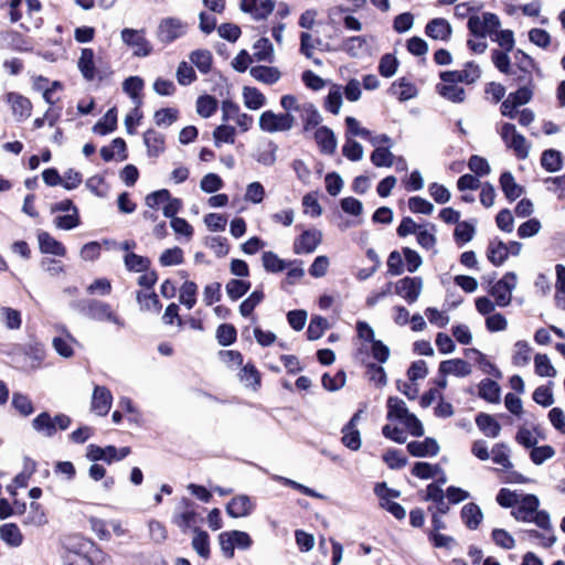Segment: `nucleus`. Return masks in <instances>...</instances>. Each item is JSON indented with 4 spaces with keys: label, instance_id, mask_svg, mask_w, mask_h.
I'll list each match as a JSON object with an SVG mask.
<instances>
[{
    "label": "nucleus",
    "instance_id": "1",
    "mask_svg": "<svg viewBox=\"0 0 565 565\" xmlns=\"http://www.w3.org/2000/svg\"><path fill=\"white\" fill-rule=\"evenodd\" d=\"M358 337L361 341L360 347L356 350V359L361 362H366V358L370 355L377 362H385L388 350L381 341L374 339L373 329L364 321L356 323Z\"/></svg>",
    "mask_w": 565,
    "mask_h": 565
},
{
    "label": "nucleus",
    "instance_id": "2",
    "mask_svg": "<svg viewBox=\"0 0 565 565\" xmlns=\"http://www.w3.org/2000/svg\"><path fill=\"white\" fill-rule=\"evenodd\" d=\"M72 307L90 320L109 322L115 324L118 329L125 328L126 326L125 320L119 317L107 302L97 299H86L74 302Z\"/></svg>",
    "mask_w": 565,
    "mask_h": 565
},
{
    "label": "nucleus",
    "instance_id": "3",
    "mask_svg": "<svg viewBox=\"0 0 565 565\" xmlns=\"http://www.w3.org/2000/svg\"><path fill=\"white\" fill-rule=\"evenodd\" d=\"M423 264L420 255L409 248L404 247L402 254L391 252V275H402L404 271L415 273Z\"/></svg>",
    "mask_w": 565,
    "mask_h": 565
},
{
    "label": "nucleus",
    "instance_id": "4",
    "mask_svg": "<svg viewBox=\"0 0 565 565\" xmlns=\"http://www.w3.org/2000/svg\"><path fill=\"white\" fill-rule=\"evenodd\" d=\"M296 116L292 114H276L266 110L259 116L258 125L260 130L269 134L285 132L294 128Z\"/></svg>",
    "mask_w": 565,
    "mask_h": 565
},
{
    "label": "nucleus",
    "instance_id": "5",
    "mask_svg": "<svg viewBox=\"0 0 565 565\" xmlns=\"http://www.w3.org/2000/svg\"><path fill=\"white\" fill-rule=\"evenodd\" d=\"M71 424V418L64 414L56 415L54 418L46 412L39 414L32 420V427L40 434L52 437L57 429L65 430Z\"/></svg>",
    "mask_w": 565,
    "mask_h": 565
},
{
    "label": "nucleus",
    "instance_id": "6",
    "mask_svg": "<svg viewBox=\"0 0 565 565\" xmlns=\"http://www.w3.org/2000/svg\"><path fill=\"white\" fill-rule=\"evenodd\" d=\"M501 23L497 14L486 12L482 17L471 15L467 26L471 34L484 39L487 35L493 36L494 31L500 28Z\"/></svg>",
    "mask_w": 565,
    "mask_h": 565
},
{
    "label": "nucleus",
    "instance_id": "7",
    "mask_svg": "<svg viewBox=\"0 0 565 565\" xmlns=\"http://www.w3.org/2000/svg\"><path fill=\"white\" fill-rule=\"evenodd\" d=\"M196 505L188 498H183L174 510L172 522L182 531L186 532L199 522Z\"/></svg>",
    "mask_w": 565,
    "mask_h": 565
},
{
    "label": "nucleus",
    "instance_id": "8",
    "mask_svg": "<svg viewBox=\"0 0 565 565\" xmlns=\"http://www.w3.org/2000/svg\"><path fill=\"white\" fill-rule=\"evenodd\" d=\"M221 110L222 120L225 122L234 121L242 132H246L252 128L254 122L253 117L246 113H242L239 106L234 102L230 99L223 100Z\"/></svg>",
    "mask_w": 565,
    "mask_h": 565
},
{
    "label": "nucleus",
    "instance_id": "9",
    "mask_svg": "<svg viewBox=\"0 0 565 565\" xmlns=\"http://www.w3.org/2000/svg\"><path fill=\"white\" fill-rule=\"evenodd\" d=\"M120 35L122 42L134 50V55L145 57L151 53L152 46L146 39L143 30L126 28Z\"/></svg>",
    "mask_w": 565,
    "mask_h": 565
},
{
    "label": "nucleus",
    "instance_id": "10",
    "mask_svg": "<svg viewBox=\"0 0 565 565\" xmlns=\"http://www.w3.org/2000/svg\"><path fill=\"white\" fill-rule=\"evenodd\" d=\"M422 277H404L395 282V294L412 305L419 298L423 290Z\"/></svg>",
    "mask_w": 565,
    "mask_h": 565
},
{
    "label": "nucleus",
    "instance_id": "11",
    "mask_svg": "<svg viewBox=\"0 0 565 565\" xmlns=\"http://www.w3.org/2000/svg\"><path fill=\"white\" fill-rule=\"evenodd\" d=\"M509 134H512L511 141L507 145L508 148L513 149L515 156L524 160L529 157L530 146L527 145V141L524 136L519 134L515 129V126L510 122H505L501 127V138L507 139V136Z\"/></svg>",
    "mask_w": 565,
    "mask_h": 565
},
{
    "label": "nucleus",
    "instance_id": "12",
    "mask_svg": "<svg viewBox=\"0 0 565 565\" xmlns=\"http://www.w3.org/2000/svg\"><path fill=\"white\" fill-rule=\"evenodd\" d=\"M185 33V24L177 18H164L158 26V39L163 43H171Z\"/></svg>",
    "mask_w": 565,
    "mask_h": 565
},
{
    "label": "nucleus",
    "instance_id": "13",
    "mask_svg": "<svg viewBox=\"0 0 565 565\" xmlns=\"http://www.w3.org/2000/svg\"><path fill=\"white\" fill-rule=\"evenodd\" d=\"M363 414V409L358 411L349 420L347 425L342 428V443L345 447L351 450H358L361 447V435L358 430L356 426L361 416Z\"/></svg>",
    "mask_w": 565,
    "mask_h": 565
},
{
    "label": "nucleus",
    "instance_id": "14",
    "mask_svg": "<svg viewBox=\"0 0 565 565\" xmlns=\"http://www.w3.org/2000/svg\"><path fill=\"white\" fill-rule=\"evenodd\" d=\"M241 9L255 20L266 19L275 9L273 0H242Z\"/></svg>",
    "mask_w": 565,
    "mask_h": 565
},
{
    "label": "nucleus",
    "instance_id": "15",
    "mask_svg": "<svg viewBox=\"0 0 565 565\" xmlns=\"http://www.w3.org/2000/svg\"><path fill=\"white\" fill-rule=\"evenodd\" d=\"M321 232L317 230L305 231L294 243L295 254L301 255L315 252L321 242Z\"/></svg>",
    "mask_w": 565,
    "mask_h": 565
},
{
    "label": "nucleus",
    "instance_id": "16",
    "mask_svg": "<svg viewBox=\"0 0 565 565\" xmlns=\"http://www.w3.org/2000/svg\"><path fill=\"white\" fill-rule=\"evenodd\" d=\"M518 504V509L512 511L514 519L522 522H532L533 514L540 505L539 498L535 494H524Z\"/></svg>",
    "mask_w": 565,
    "mask_h": 565
},
{
    "label": "nucleus",
    "instance_id": "17",
    "mask_svg": "<svg viewBox=\"0 0 565 565\" xmlns=\"http://www.w3.org/2000/svg\"><path fill=\"white\" fill-rule=\"evenodd\" d=\"M45 358L44 345L39 342H32L23 348V367L34 371L39 369Z\"/></svg>",
    "mask_w": 565,
    "mask_h": 565
},
{
    "label": "nucleus",
    "instance_id": "18",
    "mask_svg": "<svg viewBox=\"0 0 565 565\" xmlns=\"http://www.w3.org/2000/svg\"><path fill=\"white\" fill-rule=\"evenodd\" d=\"M113 403V395L105 386H95L92 396V411L98 416L108 414Z\"/></svg>",
    "mask_w": 565,
    "mask_h": 565
},
{
    "label": "nucleus",
    "instance_id": "19",
    "mask_svg": "<svg viewBox=\"0 0 565 565\" xmlns=\"http://www.w3.org/2000/svg\"><path fill=\"white\" fill-rule=\"evenodd\" d=\"M255 509V503L246 494L234 497L226 505V512L232 518H244Z\"/></svg>",
    "mask_w": 565,
    "mask_h": 565
},
{
    "label": "nucleus",
    "instance_id": "20",
    "mask_svg": "<svg viewBox=\"0 0 565 565\" xmlns=\"http://www.w3.org/2000/svg\"><path fill=\"white\" fill-rule=\"evenodd\" d=\"M8 103L11 104L13 116L19 120H24L31 116L32 103L29 98L18 94L9 93L7 95Z\"/></svg>",
    "mask_w": 565,
    "mask_h": 565
},
{
    "label": "nucleus",
    "instance_id": "21",
    "mask_svg": "<svg viewBox=\"0 0 565 565\" xmlns=\"http://www.w3.org/2000/svg\"><path fill=\"white\" fill-rule=\"evenodd\" d=\"M62 335L55 337L52 341L54 350L63 358L68 359L73 356V344L76 343L75 338L66 330L65 327H56Z\"/></svg>",
    "mask_w": 565,
    "mask_h": 565
},
{
    "label": "nucleus",
    "instance_id": "22",
    "mask_svg": "<svg viewBox=\"0 0 565 565\" xmlns=\"http://www.w3.org/2000/svg\"><path fill=\"white\" fill-rule=\"evenodd\" d=\"M39 248L43 254H52L55 256H65V246L55 239L50 233L41 231L38 233Z\"/></svg>",
    "mask_w": 565,
    "mask_h": 565
},
{
    "label": "nucleus",
    "instance_id": "23",
    "mask_svg": "<svg viewBox=\"0 0 565 565\" xmlns=\"http://www.w3.org/2000/svg\"><path fill=\"white\" fill-rule=\"evenodd\" d=\"M277 150L278 146L274 141L268 140L257 147L253 158L262 166L271 167L277 160Z\"/></svg>",
    "mask_w": 565,
    "mask_h": 565
},
{
    "label": "nucleus",
    "instance_id": "24",
    "mask_svg": "<svg viewBox=\"0 0 565 565\" xmlns=\"http://www.w3.org/2000/svg\"><path fill=\"white\" fill-rule=\"evenodd\" d=\"M425 32L434 40L447 41L451 35V26L447 20L436 18L427 23Z\"/></svg>",
    "mask_w": 565,
    "mask_h": 565
},
{
    "label": "nucleus",
    "instance_id": "25",
    "mask_svg": "<svg viewBox=\"0 0 565 565\" xmlns=\"http://www.w3.org/2000/svg\"><path fill=\"white\" fill-rule=\"evenodd\" d=\"M143 142L147 147V153L151 158H158L166 149L163 135L153 129L143 134Z\"/></svg>",
    "mask_w": 565,
    "mask_h": 565
},
{
    "label": "nucleus",
    "instance_id": "26",
    "mask_svg": "<svg viewBox=\"0 0 565 565\" xmlns=\"http://www.w3.org/2000/svg\"><path fill=\"white\" fill-rule=\"evenodd\" d=\"M439 373L463 377L471 373V365L462 359L446 360L439 364Z\"/></svg>",
    "mask_w": 565,
    "mask_h": 565
},
{
    "label": "nucleus",
    "instance_id": "27",
    "mask_svg": "<svg viewBox=\"0 0 565 565\" xmlns=\"http://www.w3.org/2000/svg\"><path fill=\"white\" fill-rule=\"evenodd\" d=\"M407 449L414 457L436 456L439 451L438 443L430 437L425 438L423 441H411Z\"/></svg>",
    "mask_w": 565,
    "mask_h": 565
},
{
    "label": "nucleus",
    "instance_id": "28",
    "mask_svg": "<svg viewBox=\"0 0 565 565\" xmlns=\"http://www.w3.org/2000/svg\"><path fill=\"white\" fill-rule=\"evenodd\" d=\"M315 139L320 151L324 154H332L337 149V138L328 127H320L315 132Z\"/></svg>",
    "mask_w": 565,
    "mask_h": 565
},
{
    "label": "nucleus",
    "instance_id": "29",
    "mask_svg": "<svg viewBox=\"0 0 565 565\" xmlns=\"http://www.w3.org/2000/svg\"><path fill=\"white\" fill-rule=\"evenodd\" d=\"M477 427L487 436L495 438L501 433V425L494 419L493 416L479 413L476 417Z\"/></svg>",
    "mask_w": 565,
    "mask_h": 565
},
{
    "label": "nucleus",
    "instance_id": "30",
    "mask_svg": "<svg viewBox=\"0 0 565 565\" xmlns=\"http://www.w3.org/2000/svg\"><path fill=\"white\" fill-rule=\"evenodd\" d=\"M136 300L141 311H151L158 313L161 310V302L154 291L138 290Z\"/></svg>",
    "mask_w": 565,
    "mask_h": 565
},
{
    "label": "nucleus",
    "instance_id": "31",
    "mask_svg": "<svg viewBox=\"0 0 565 565\" xmlns=\"http://www.w3.org/2000/svg\"><path fill=\"white\" fill-rule=\"evenodd\" d=\"M249 74L256 81L268 85L275 84L280 78V72L278 71V68L271 66H253L249 70Z\"/></svg>",
    "mask_w": 565,
    "mask_h": 565
},
{
    "label": "nucleus",
    "instance_id": "32",
    "mask_svg": "<svg viewBox=\"0 0 565 565\" xmlns=\"http://www.w3.org/2000/svg\"><path fill=\"white\" fill-rule=\"evenodd\" d=\"M487 256L494 266L502 265L509 256L508 244L499 239L491 241L488 246Z\"/></svg>",
    "mask_w": 565,
    "mask_h": 565
},
{
    "label": "nucleus",
    "instance_id": "33",
    "mask_svg": "<svg viewBox=\"0 0 565 565\" xmlns=\"http://www.w3.org/2000/svg\"><path fill=\"white\" fill-rule=\"evenodd\" d=\"M500 185L510 201L516 200L523 193V188L515 182L513 174L509 171L500 175Z\"/></svg>",
    "mask_w": 565,
    "mask_h": 565
},
{
    "label": "nucleus",
    "instance_id": "34",
    "mask_svg": "<svg viewBox=\"0 0 565 565\" xmlns=\"http://www.w3.org/2000/svg\"><path fill=\"white\" fill-rule=\"evenodd\" d=\"M482 518V511L476 503H468L461 509V519L470 530H476L481 523Z\"/></svg>",
    "mask_w": 565,
    "mask_h": 565
},
{
    "label": "nucleus",
    "instance_id": "35",
    "mask_svg": "<svg viewBox=\"0 0 565 565\" xmlns=\"http://www.w3.org/2000/svg\"><path fill=\"white\" fill-rule=\"evenodd\" d=\"M342 50L352 57H361L369 52V45L362 36H351L342 43Z\"/></svg>",
    "mask_w": 565,
    "mask_h": 565
},
{
    "label": "nucleus",
    "instance_id": "36",
    "mask_svg": "<svg viewBox=\"0 0 565 565\" xmlns=\"http://www.w3.org/2000/svg\"><path fill=\"white\" fill-rule=\"evenodd\" d=\"M501 388L499 384L490 379H484L479 384V396L489 403H500Z\"/></svg>",
    "mask_w": 565,
    "mask_h": 565
},
{
    "label": "nucleus",
    "instance_id": "37",
    "mask_svg": "<svg viewBox=\"0 0 565 565\" xmlns=\"http://www.w3.org/2000/svg\"><path fill=\"white\" fill-rule=\"evenodd\" d=\"M77 65L85 79L93 81L95 78L94 52L92 49L82 50Z\"/></svg>",
    "mask_w": 565,
    "mask_h": 565
},
{
    "label": "nucleus",
    "instance_id": "38",
    "mask_svg": "<svg viewBox=\"0 0 565 565\" xmlns=\"http://www.w3.org/2000/svg\"><path fill=\"white\" fill-rule=\"evenodd\" d=\"M0 539L8 545L18 547L22 544L23 535L14 523H7L0 526Z\"/></svg>",
    "mask_w": 565,
    "mask_h": 565
},
{
    "label": "nucleus",
    "instance_id": "39",
    "mask_svg": "<svg viewBox=\"0 0 565 565\" xmlns=\"http://www.w3.org/2000/svg\"><path fill=\"white\" fill-rule=\"evenodd\" d=\"M371 142L376 146V149L373 151L371 156L372 162L376 167H386L388 166V148L382 147L381 143L386 141L387 138L385 135L372 137Z\"/></svg>",
    "mask_w": 565,
    "mask_h": 565
},
{
    "label": "nucleus",
    "instance_id": "40",
    "mask_svg": "<svg viewBox=\"0 0 565 565\" xmlns=\"http://www.w3.org/2000/svg\"><path fill=\"white\" fill-rule=\"evenodd\" d=\"M244 105L250 110H257L266 105L265 95L255 87L243 88Z\"/></svg>",
    "mask_w": 565,
    "mask_h": 565
},
{
    "label": "nucleus",
    "instance_id": "41",
    "mask_svg": "<svg viewBox=\"0 0 565 565\" xmlns=\"http://www.w3.org/2000/svg\"><path fill=\"white\" fill-rule=\"evenodd\" d=\"M117 126V111L116 108H110L102 119H99L93 127V131L97 135H107L116 129Z\"/></svg>",
    "mask_w": 565,
    "mask_h": 565
},
{
    "label": "nucleus",
    "instance_id": "42",
    "mask_svg": "<svg viewBox=\"0 0 565 565\" xmlns=\"http://www.w3.org/2000/svg\"><path fill=\"white\" fill-rule=\"evenodd\" d=\"M143 85V79L139 76H130L122 83L124 92L136 103L137 107L141 105L139 94L142 90Z\"/></svg>",
    "mask_w": 565,
    "mask_h": 565
},
{
    "label": "nucleus",
    "instance_id": "43",
    "mask_svg": "<svg viewBox=\"0 0 565 565\" xmlns=\"http://www.w3.org/2000/svg\"><path fill=\"white\" fill-rule=\"evenodd\" d=\"M194 536L192 539L193 550L203 558L210 556V536L205 531L194 527Z\"/></svg>",
    "mask_w": 565,
    "mask_h": 565
},
{
    "label": "nucleus",
    "instance_id": "44",
    "mask_svg": "<svg viewBox=\"0 0 565 565\" xmlns=\"http://www.w3.org/2000/svg\"><path fill=\"white\" fill-rule=\"evenodd\" d=\"M542 167L548 172H556L562 169L563 160L559 151L547 149L541 157Z\"/></svg>",
    "mask_w": 565,
    "mask_h": 565
},
{
    "label": "nucleus",
    "instance_id": "45",
    "mask_svg": "<svg viewBox=\"0 0 565 565\" xmlns=\"http://www.w3.org/2000/svg\"><path fill=\"white\" fill-rule=\"evenodd\" d=\"M190 61L201 73L207 74L212 66V54L209 50H195L190 54Z\"/></svg>",
    "mask_w": 565,
    "mask_h": 565
},
{
    "label": "nucleus",
    "instance_id": "46",
    "mask_svg": "<svg viewBox=\"0 0 565 565\" xmlns=\"http://www.w3.org/2000/svg\"><path fill=\"white\" fill-rule=\"evenodd\" d=\"M491 455L493 462L504 469H511L513 467L510 460V449L504 443L495 444L491 449Z\"/></svg>",
    "mask_w": 565,
    "mask_h": 565
},
{
    "label": "nucleus",
    "instance_id": "47",
    "mask_svg": "<svg viewBox=\"0 0 565 565\" xmlns=\"http://www.w3.org/2000/svg\"><path fill=\"white\" fill-rule=\"evenodd\" d=\"M437 92L452 103H462L466 97L465 89L458 85L438 84Z\"/></svg>",
    "mask_w": 565,
    "mask_h": 565
},
{
    "label": "nucleus",
    "instance_id": "48",
    "mask_svg": "<svg viewBox=\"0 0 565 565\" xmlns=\"http://www.w3.org/2000/svg\"><path fill=\"white\" fill-rule=\"evenodd\" d=\"M125 266L130 271L143 273L148 270L150 260L147 257L137 255L135 253H128L124 257Z\"/></svg>",
    "mask_w": 565,
    "mask_h": 565
},
{
    "label": "nucleus",
    "instance_id": "49",
    "mask_svg": "<svg viewBox=\"0 0 565 565\" xmlns=\"http://www.w3.org/2000/svg\"><path fill=\"white\" fill-rule=\"evenodd\" d=\"M196 292L198 286L195 282L189 280L183 282L180 289V302L183 303L188 309L193 308L196 302Z\"/></svg>",
    "mask_w": 565,
    "mask_h": 565
},
{
    "label": "nucleus",
    "instance_id": "50",
    "mask_svg": "<svg viewBox=\"0 0 565 565\" xmlns=\"http://www.w3.org/2000/svg\"><path fill=\"white\" fill-rule=\"evenodd\" d=\"M236 130L233 126L220 125L213 131L214 143L220 147L221 143H234Z\"/></svg>",
    "mask_w": 565,
    "mask_h": 565
},
{
    "label": "nucleus",
    "instance_id": "51",
    "mask_svg": "<svg viewBox=\"0 0 565 565\" xmlns=\"http://www.w3.org/2000/svg\"><path fill=\"white\" fill-rule=\"evenodd\" d=\"M299 118L303 121V127L306 130L317 127L321 121V116H320L319 111L311 103H308L302 108V111L299 115Z\"/></svg>",
    "mask_w": 565,
    "mask_h": 565
},
{
    "label": "nucleus",
    "instance_id": "52",
    "mask_svg": "<svg viewBox=\"0 0 565 565\" xmlns=\"http://www.w3.org/2000/svg\"><path fill=\"white\" fill-rule=\"evenodd\" d=\"M535 372L540 376L554 377L556 376V370L552 365L546 354L537 353L534 356Z\"/></svg>",
    "mask_w": 565,
    "mask_h": 565
},
{
    "label": "nucleus",
    "instance_id": "53",
    "mask_svg": "<svg viewBox=\"0 0 565 565\" xmlns=\"http://www.w3.org/2000/svg\"><path fill=\"white\" fill-rule=\"evenodd\" d=\"M329 328V322L326 318L316 316L310 320L307 329V337L309 340H318L322 337L323 332Z\"/></svg>",
    "mask_w": 565,
    "mask_h": 565
},
{
    "label": "nucleus",
    "instance_id": "54",
    "mask_svg": "<svg viewBox=\"0 0 565 565\" xmlns=\"http://www.w3.org/2000/svg\"><path fill=\"white\" fill-rule=\"evenodd\" d=\"M250 288V282L241 279H231L226 286V294L232 300L243 297Z\"/></svg>",
    "mask_w": 565,
    "mask_h": 565
},
{
    "label": "nucleus",
    "instance_id": "55",
    "mask_svg": "<svg viewBox=\"0 0 565 565\" xmlns=\"http://www.w3.org/2000/svg\"><path fill=\"white\" fill-rule=\"evenodd\" d=\"M263 266L269 273H279L287 268V262L280 259L273 252H265L262 256Z\"/></svg>",
    "mask_w": 565,
    "mask_h": 565
},
{
    "label": "nucleus",
    "instance_id": "56",
    "mask_svg": "<svg viewBox=\"0 0 565 565\" xmlns=\"http://www.w3.org/2000/svg\"><path fill=\"white\" fill-rule=\"evenodd\" d=\"M531 348L526 341H518L514 344V354L512 358L513 364L516 366H524L531 360Z\"/></svg>",
    "mask_w": 565,
    "mask_h": 565
},
{
    "label": "nucleus",
    "instance_id": "57",
    "mask_svg": "<svg viewBox=\"0 0 565 565\" xmlns=\"http://www.w3.org/2000/svg\"><path fill=\"white\" fill-rule=\"evenodd\" d=\"M217 109V100L210 96H200L196 100V111L203 118L211 117Z\"/></svg>",
    "mask_w": 565,
    "mask_h": 565
},
{
    "label": "nucleus",
    "instance_id": "58",
    "mask_svg": "<svg viewBox=\"0 0 565 565\" xmlns=\"http://www.w3.org/2000/svg\"><path fill=\"white\" fill-rule=\"evenodd\" d=\"M342 96L341 86L333 85L326 98V109L334 115L339 114L342 105Z\"/></svg>",
    "mask_w": 565,
    "mask_h": 565
},
{
    "label": "nucleus",
    "instance_id": "59",
    "mask_svg": "<svg viewBox=\"0 0 565 565\" xmlns=\"http://www.w3.org/2000/svg\"><path fill=\"white\" fill-rule=\"evenodd\" d=\"M254 56L258 61L271 62L274 55V49L270 41L267 38H260L254 44Z\"/></svg>",
    "mask_w": 565,
    "mask_h": 565
},
{
    "label": "nucleus",
    "instance_id": "60",
    "mask_svg": "<svg viewBox=\"0 0 565 565\" xmlns=\"http://www.w3.org/2000/svg\"><path fill=\"white\" fill-rule=\"evenodd\" d=\"M264 292L254 290L239 306V312L243 317H249L254 309L263 301Z\"/></svg>",
    "mask_w": 565,
    "mask_h": 565
},
{
    "label": "nucleus",
    "instance_id": "61",
    "mask_svg": "<svg viewBox=\"0 0 565 565\" xmlns=\"http://www.w3.org/2000/svg\"><path fill=\"white\" fill-rule=\"evenodd\" d=\"M441 469L438 465L428 462H416L412 469V473L420 479H429L436 477Z\"/></svg>",
    "mask_w": 565,
    "mask_h": 565
},
{
    "label": "nucleus",
    "instance_id": "62",
    "mask_svg": "<svg viewBox=\"0 0 565 565\" xmlns=\"http://www.w3.org/2000/svg\"><path fill=\"white\" fill-rule=\"evenodd\" d=\"M236 329L233 324H221L216 330V339L223 347L231 345L236 340Z\"/></svg>",
    "mask_w": 565,
    "mask_h": 565
},
{
    "label": "nucleus",
    "instance_id": "63",
    "mask_svg": "<svg viewBox=\"0 0 565 565\" xmlns=\"http://www.w3.org/2000/svg\"><path fill=\"white\" fill-rule=\"evenodd\" d=\"M241 381L249 387L256 388L260 383L258 371L253 364L247 363L239 373Z\"/></svg>",
    "mask_w": 565,
    "mask_h": 565
},
{
    "label": "nucleus",
    "instance_id": "64",
    "mask_svg": "<svg viewBox=\"0 0 565 565\" xmlns=\"http://www.w3.org/2000/svg\"><path fill=\"white\" fill-rule=\"evenodd\" d=\"M398 424L413 436L420 437L424 435L422 422L412 413L398 420Z\"/></svg>",
    "mask_w": 565,
    "mask_h": 565
}]
</instances>
